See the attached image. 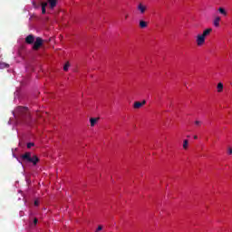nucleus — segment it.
Listing matches in <instances>:
<instances>
[{
    "instance_id": "20",
    "label": "nucleus",
    "mask_w": 232,
    "mask_h": 232,
    "mask_svg": "<svg viewBox=\"0 0 232 232\" xmlns=\"http://www.w3.org/2000/svg\"><path fill=\"white\" fill-rule=\"evenodd\" d=\"M34 146H35V143H34V142H29V143H27V148H28V150H30V148H32V147H34Z\"/></svg>"
},
{
    "instance_id": "22",
    "label": "nucleus",
    "mask_w": 232,
    "mask_h": 232,
    "mask_svg": "<svg viewBox=\"0 0 232 232\" xmlns=\"http://www.w3.org/2000/svg\"><path fill=\"white\" fill-rule=\"evenodd\" d=\"M102 231V226H99L97 227V230L95 232Z\"/></svg>"
},
{
    "instance_id": "21",
    "label": "nucleus",
    "mask_w": 232,
    "mask_h": 232,
    "mask_svg": "<svg viewBox=\"0 0 232 232\" xmlns=\"http://www.w3.org/2000/svg\"><path fill=\"white\" fill-rule=\"evenodd\" d=\"M39 222V220L37 219V218H34V226H37V223Z\"/></svg>"
},
{
    "instance_id": "24",
    "label": "nucleus",
    "mask_w": 232,
    "mask_h": 232,
    "mask_svg": "<svg viewBox=\"0 0 232 232\" xmlns=\"http://www.w3.org/2000/svg\"><path fill=\"white\" fill-rule=\"evenodd\" d=\"M34 206H39V201L35 200L34 201Z\"/></svg>"
},
{
    "instance_id": "9",
    "label": "nucleus",
    "mask_w": 232,
    "mask_h": 232,
    "mask_svg": "<svg viewBox=\"0 0 232 232\" xmlns=\"http://www.w3.org/2000/svg\"><path fill=\"white\" fill-rule=\"evenodd\" d=\"M211 32H213V29L208 28L203 31V34L201 35L206 39V37H208V35H209V34H211Z\"/></svg>"
},
{
    "instance_id": "2",
    "label": "nucleus",
    "mask_w": 232,
    "mask_h": 232,
    "mask_svg": "<svg viewBox=\"0 0 232 232\" xmlns=\"http://www.w3.org/2000/svg\"><path fill=\"white\" fill-rule=\"evenodd\" d=\"M21 159L24 162H31L33 166H37V162H39L37 155H32V152H25L24 154H22Z\"/></svg>"
},
{
    "instance_id": "18",
    "label": "nucleus",
    "mask_w": 232,
    "mask_h": 232,
    "mask_svg": "<svg viewBox=\"0 0 232 232\" xmlns=\"http://www.w3.org/2000/svg\"><path fill=\"white\" fill-rule=\"evenodd\" d=\"M68 68H70V62H67L63 66V71L68 72Z\"/></svg>"
},
{
    "instance_id": "15",
    "label": "nucleus",
    "mask_w": 232,
    "mask_h": 232,
    "mask_svg": "<svg viewBox=\"0 0 232 232\" xmlns=\"http://www.w3.org/2000/svg\"><path fill=\"white\" fill-rule=\"evenodd\" d=\"M223 90H224V84L222 82L218 83V93L222 92Z\"/></svg>"
},
{
    "instance_id": "11",
    "label": "nucleus",
    "mask_w": 232,
    "mask_h": 232,
    "mask_svg": "<svg viewBox=\"0 0 232 232\" xmlns=\"http://www.w3.org/2000/svg\"><path fill=\"white\" fill-rule=\"evenodd\" d=\"M90 122H91L92 128H93V126H95V124H97V122H99V118H91Z\"/></svg>"
},
{
    "instance_id": "1",
    "label": "nucleus",
    "mask_w": 232,
    "mask_h": 232,
    "mask_svg": "<svg viewBox=\"0 0 232 232\" xmlns=\"http://www.w3.org/2000/svg\"><path fill=\"white\" fill-rule=\"evenodd\" d=\"M14 117L15 119H19L25 124H30V121L32 117L30 116V111H28L27 107H17L14 111Z\"/></svg>"
},
{
    "instance_id": "12",
    "label": "nucleus",
    "mask_w": 232,
    "mask_h": 232,
    "mask_svg": "<svg viewBox=\"0 0 232 232\" xmlns=\"http://www.w3.org/2000/svg\"><path fill=\"white\" fill-rule=\"evenodd\" d=\"M51 8H55L57 6V0H48Z\"/></svg>"
},
{
    "instance_id": "25",
    "label": "nucleus",
    "mask_w": 232,
    "mask_h": 232,
    "mask_svg": "<svg viewBox=\"0 0 232 232\" xmlns=\"http://www.w3.org/2000/svg\"><path fill=\"white\" fill-rule=\"evenodd\" d=\"M128 17H130L129 14H125V20L128 19Z\"/></svg>"
},
{
    "instance_id": "26",
    "label": "nucleus",
    "mask_w": 232,
    "mask_h": 232,
    "mask_svg": "<svg viewBox=\"0 0 232 232\" xmlns=\"http://www.w3.org/2000/svg\"><path fill=\"white\" fill-rule=\"evenodd\" d=\"M194 139L197 140V139H198V136L195 135Z\"/></svg>"
},
{
    "instance_id": "19",
    "label": "nucleus",
    "mask_w": 232,
    "mask_h": 232,
    "mask_svg": "<svg viewBox=\"0 0 232 232\" xmlns=\"http://www.w3.org/2000/svg\"><path fill=\"white\" fill-rule=\"evenodd\" d=\"M194 124H195L196 126H198V127H200V126H202V121L197 120V121L194 122Z\"/></svg>"
},
{
    "instance_id": "27",
    "label": "nucleus",
    "mask_w": 232,
    "mask_h": 232,
    "mask_svg": "<svg viewBox=\"0 0 232 232\" xmlns=\"http://www.w3.org/2000/svg\"><path fill=\"white\" fill-rule=\"evenodd\" d=\"M187 137H188V139H189V135H188Z\"/></svg>"
},
{
    "instance_id": "13",
    "label": "nucleus",
    "mask_w": 232,
    "mask_h": 232,
    "mask_svg": "<svg viewBox=\"0 0 232 232\" xmlns=\"http://www.w3.org/2000/svg\"><path fill=\"white\" fill-rule=\"evenodd\" d=\"M48 6V3L44 2L42 3V14H46V7Z\"/></svg>"
},
{
    "instance_id": "16",
    "label": "nucleus",
    "mask_w": 232,
    "mask_h": 232,
    "mask_svg": "<svg viewBox=\"0 0 232 232\" xmlns=\"http://www.w3.org/2000/svg\"><path fill=\"white\" fill-rule=\"evenodd\" d=\"M188 146H189V140H183V150H188Z\"/></svg>"
},
{
    "instance_id": "7",
    "label": "nucleus",
    "mask_w": 232,
    "mask_h": 232,
    "mask_svg": "<svg viewBox=\"0 0 232 232\" xmlns=\"http://www.w3.org/2000/svg\"><path fill=\"white\" fill-rule=\"evenodd\" d=\"M144 104H146V101H143L142 102H135L133 104V108H134V110H139V109L142 108V106H144Z\"/></svg>"
},
{
    "instance_id": "4",
    "label": "nucleus",
    "mask_w": 232,
    "mask_h": 232,
    "mask_svg": "<svg viewBox=\"0 0 232 232\" xmlns=\"http://www.w3.org/2000/svg\"><path fill=\"white\" fill-rule=\"evenodd\" d=\"M137 10L138 12H140V14H141V15H144V14H146V10H148V6H146V5L140 3L137 5Z\"/></svg>"
},
{
    "instance_id": "17",
    "label": "nucleus",
    "mask_w": 232,
    "mask_h": 232,
    "mask_svg": "<svg viewBox=\"0 0 232 232\" xmlns=\"http://www.w3.org/2000/svg\"><path fill=\"white\" fill-rule=\"evenodd\" d=\"M9 64L5 63H0V70H4V68H9Z\"/></svg>"
},
{
    "instance_id": "23",
    "label": "nucleus",
    "mask_w": 232,
    "mask_h": 232,
    "mask_svg": "<svg viewBox=\"0 0 232 232\" xmlns=\"http://www.w3.org/2000/svg\"><path fill=\"white\" fill-rule=\"evenodd\" d=\"M228 155H232V149L228 148V151H227Z\"/></svg>"
},
{
    "instance_id": "6",
    "label": "nucleus",
    "mask_w": 232,
    "mask_h": 232,
    "mask_svg": "<svg viewBox=\"0 0 232 232\" xmlns=\"http://www.w3.org/2000/svg\"><path fill=\"white\" fill-rule=\"evenodd\" d=\"M35 42V36L34 34H29L25 37L26 44H34Z\"/></svg>"
},
{
    "instance_id": "3",
    "label": "nucleus",
    "mask_w": 232,
    "mask_h": 232,
    "mask_svg": "<svg viewBox=\"0 0 232 232\" xmlns=\"http://www.w3.org/2000/svg\"><path fill=\"white\" fill-rule=\"evenodd\" d=\"M43 43H44V40L43 38L41 37H36L34 43V45H33V50H39V48H41L43 46Z\"/></svg>"
},
{
    "instance_id": "14",
    "label": "nucleus",
    "mask_w": 232,
    "mask_h": 232,
    "mask_svg": "<svg viewBox=\"0 0 232 232\" xmlns=\"http://www.w3.org/2000/svg\"><path fill=\"white\" fill-rule=\"evenodd\" d=\"M218 12H219V14H221V15H224L225 17H226V15H227V11H226V9H224V7H219Z\"/></svg>"
},
{
    "instance_id": "8",
    "label": "nucleus",
    "mask_w": 232,
    "mask_h": 232,
    "mask_svg": "<svg viewBox=\"0 0 232 232\" xmlns=\"http://www.w3.org/2000/svg\"><path fill=\"white\" fill-rule=\"evenodd\" d=\"M220 16H216L214 21H213V24L216 28H218V26H220Z\"/></svg>"
},
{
    "instance_id": "10",
    "label": "nucleus",
    "mask_w": 232,
    "mask_h": 232,
    "mask_svg": "<svg viewBox=\"0 0 232 232\" xmlns=\"http://www.w3.org/2000/svg\"><path fill=\"white\" fill-rule=\"evenodd\" d=\"M140 28L141 29L148 28V22L144 20H140Z\"/></svg>"
},
{
    "instance_id": "5",
    "label": "nucleus",
    "mask_w": 232,
    "mask_h": 232,
    "mask_svg": "<svg viewBox=\"0 0 232 232\" xmlns=\"http://www.w3.org/2000/svg\"><path fill=\"white\" fill-rule=\"evenodd\" d=\"M196 43L198 46H202L206 43V38L202 34H198Z\"/></svg>"
}]
</instances>
